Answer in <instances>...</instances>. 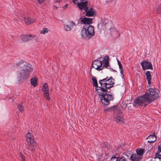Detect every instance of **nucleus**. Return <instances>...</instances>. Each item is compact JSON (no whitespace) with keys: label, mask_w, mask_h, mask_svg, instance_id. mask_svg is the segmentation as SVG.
I'll return each instance as SVG.
<instances>
[{"label":"nucleus","mask_w":161,"mask_h":161,"mask_svg":"<svg viewBox=\"0 0 161 161\" xmlns=\"http://www.w3.org/2000/svg\"><path fill=\"white\" fill-rule=\"evenodd\" d=\"M16 65L17 68L19 69L17 73L18 81L19 83L23 82L25 80L28 79L33 70L32 66L23 60L18 61Z\"/></svg>","instance_id":"obj_1"},{"label":"nucleus","mask_w":161,"mask_h":161,"mask_svg":"<svg viewBox=\"0 0 161 161\" xmlns=\"http://www.w3.org/2000/svg\"><path fill=\"white\" fill-rule=\"evenodd\" d=\"M158 97V92L155 89L152 88L149 89L146 91L145 94L139 96L136 99L134 102V106L136 107L139 106L145 107Z\"/></svg>","instance_id":"obj_2"},{"label":"nucleus","mask_w":161,"mask_h":161,"mask_svg":"<svg viewBox=\"0 0 161 161\" xmlns=\"http://www.w3.org/2000/svg\"><path fill=\"white\" fill-rule=\"evenodd\" d=\"M106 80V78L100 80L99 83L100 84L101 87L99 86L98 88H96V90L99 93L98 95L102 103L105 105H108L109 104L110 101L113 100V98L111 95L107 93Z\"/></svg>","instance_id":"obj_3"},{"label":"nucleus","mask_w":161,"mask_h":161,"mask_svg":"<svg viewBox=\"0 0 161 161\" xmlns=\"http://www.w3.org/2000/svg\"><path fill=\"white\" fill-rule=\"evenodd\" d=\"M108 59L107 56L98 58L93 62L92 67L98 71L103 69L104 67H107L109 66Z\"/></svg>","instance_id":"obj_4"},{"label":"nucleus","mask_w":161,"mask_h":161,"mask_svg":"<svg viewBox=\"0 0 161 161\" xmlns=\"http://www.w3.org/2000/svg\"><path fill=\"white\" fill-rule=\"evenodd\" d=\"M94 27L92 25H85L82 29L81 32V36L84 38H90L94 35Z\"/></svg>","instance_id":"obj_5"},{"label":"nucleus","mask_w":161,"mask_h":161,"mask_svg":"<svg viewBox=\"0 0 161 161\" xmlns=\"http://www.w3.org/2000/svg\"><path fill=\"white\" fill-rule=\"evenodd\" d=\"M26 137L29 145V150L31 151H34L36 148V146L33 135L31 133L28 132L26 134Z\"/></svg>","instance_id":"obj_6"},{"label":"nucleus","mask_w":161,"mask_h":161,"mask_svg":"<svg viewBox=\"0 0 161 161\" xmlns=\"http://www.w3.org/2000/svg\"><path fill=\"white\" fill-rule=\"evenodd\" d=\"M85 0H73V2L75 4H77V7L80 10L83 9L87 6L88 2L85 1L83 2Z\"/></svg>","instance_id":"obj_7"},{"label":"nucleus","mask_w":161,"mask_h":161,"mask_svg":"<svg viewBox=\"0 0 161 161\" xmlns=\"http://www.w3.org/2000/svg\"><path fill=\"white\" fill-rule=\"evenodd\" d=\"M141 65L143 70H144L148 69H153L152 65L151 64L149 61L146 60L142 61Z\"/></svg>","instance_id":"obj_8"},{"label":"nucleus","mask_w":161,"mask_h":161,"mask_svg":"<svg viewBox=\"0 0 161 161\" xmlns=\"http://www.w3.org/2000/svg\"><path fill=\"white\" fill-rule=\"evenodd\" d=\"M114 119L115 121L119 124H123L124 123L123 115L121 113L117 114Z\"/></svg>","instance_id":"obj_9"},{"label":"nucleus","mask_w":161,"mask_h":161,"mask_svg":"<svg viewBox=\"0 0 161 161\" xmlns=\"http://www.w3.org/2000/svg\"><path fill=\"white\" fill-rule=\"evenodd\" d=\"M107 80L106 82V89L107 90L108 89H109L111 87L113 86V85L114 83V80L111 78L109 79L106 78Z\"/></svg>","instance_id":"obj_10"},{"label":"nucleus","mask_w":161,"mask_h":161,"mask_svg":"<svg viewBox=\"0 0 161 161\" xmlns=\"http://www.w3.org/2000/svg\"><path fill=\"white\" fill-rule=\"evenodd\" d=\"M36 37L35 35H22L21 36V38L23 42H27L31 40Z\"/></svg>","instance_id":"obj_11"},{"label":"nucleus","mask_w":161,"mask_h":161,"mask_svg":"<svg viewBox=\"0 0 161 161\" xmlns=\"http://www.w3.org/2000/svg\"><path fill=\"white\" fill-rule=\"evenodd\" d=\"M75 25V24L73 22H69L67 24L64 25V29L65 31H70Z\"/></svg>","instance_id":"obj_12"},{"label":"nucleus","mask_w":161,"mask_h":161,"mask_svg":"<svg viewBox=\"0 0 161 161\" xmlns=\"http://www.w3.org/2000/svg\"><path fill=\"white\" fill-rule=\"evenodd\" d=\"M81 24L86 25H89L92 23V18H80Z\"/></svg>","instance_id":"obj_13"},{"label":"nucleus","mask_w":161,"mask_h":161,"mask_svg":"<svg viewBox=\"0 0 161 161\" xmlns=\"http://www.w3.org/2000/svg\"><path fill=\"white\" fill-rule=\"evenodd\" d=\"M85 11L86 12V15L88 16H92L95 14V12L92 8H91L90 9L88 10V7L86 6L84 8Z\"/></svg>","instance_id":"obj_14"},{"label":"nucleus","mask_w":161,"mask_h":161,"mask_svg":"<svg viewBox=\"0 0 161 161\" xmlns=\"http://www.w3.org/2000/svg\"><path fill=\"white\" fill-rule=\"evenodd\" d=\"M110 32L112 35L116 37L120 35L119 31H118L114 27H112L110 29Z\"/></svg>","instance_id":"obj_15"},{"label":"nucleus","mask_w":161,"mask_h":161,"mask_svg":"<svg viewBox=\"0 0 161 161\" xmlns=\"http://www.w3.org/2000/svg\"><path fill=\"white\" fill-rule=\"evenodd\" d=\"M24 19L25 23L26 25L31 24L35 21L34 19L28 17H25Z\"/></svg>","instance_id":"obj_16"},{"label":"nucleus","mask_w":161,"mask_h":161,"mask_svg":"<svg viewBox=\"0 0 161 161\" xmlns=\"http://www.w3.org/2000/svg\"><path fill=\"white\" fill-rule=\"evenodd\" d=\"M147 142L150 143H152L155 142L156 140V137L154 135H150L147 138Z\"/></svg>","instance_id":"obj_17"},{"label":"nucleus","mask_w":161,"mask_h":161,"mask_svg":"<svg viewBox=\"0 0 161 161\" xmlns=\"http://www.w3.org/2000/svg\"><path fill=\"white\" fill-rule=\"evenodd\" d=\"M130 158L132 161H139L141 158L138 155L134 153L131 155Z\"/></svg>","instance_id":"obj_18"},{"label":"nucleus","mask_w":161,"mask_h":161,"mask_svg":"<svg viewBox=\"0 0 161 161\" xmlns=\"http://www.w3.org/2000/svg\"><path fill=\"white\" fill-rule=\"evenodd\" d=\"M145 150L144 149L141 148L137 149L136 151V154L141 158Z\"/></svg>","instance_id":"obj_19"},{"label":"nucleus","mask_w":161,"mask_h":161,"mask_svg":"<svg viewBox=\"0 0 161 161\" xmlns=\"http://www.w3.org/2000/svg\"><path fill=\"white\" fill-rule=\"evenodd\" d=\"M146 75V76L147 79V82L149 85L151 84V75L149 71H147Z\"/></svg>","instance_id":"obj_20"},{"label":"nucleus","mask_w":161,"mask_h":161,"mask_svg":"<svg viewBox=\"0 0 161 161\" xmlns=\"http://www.w3.org/2000/svg\"><path fill=\"white\" fill-rule=\"evenodd\" d=\"M31 85L34 86H36L37 83V79L36 77H33L31 80Z\"/></svg>","instance_id":"obj_21"},{"label":"nucleus","mask_w":161,"mask_h":161,"mask_svg":"<svg viewBox=\"0 0 161 161\" xmlns=\"http://www.w3.org/2000/svg\"><path fill=\"white\" fill-rule=\"evenodd\" d=\"M106 25L103 23V22H102L101 21L98 25V27L100 30L104 29Z\"/></svg>","instance_id":"obj_22"},{"label":"nucleus","mask_w":161,"mask_h":161,"mask_svg":"<svg viewBox=\"0 0 161 161\" xmlns=\"http://www.w3.org/2000/svg\"><path fill=\"white\" fill-rule=\"evenodd\" d=\"M49 91L45 92H43L44 96L45 98L48 100H49L50 99V97L49 96Z\"/></svg>","instance_id":"obj_23"},{"label":"nucleus","mask_w":161,"mask_h":161,"mask_svg":"<svg viewBox=\"0 0 161 161\" xmlns=\"http://www.w3.org/2000/svg\"><path fill=\"white\" fill-rule=\"evenodd\" d=\"M117 106H112L110 108H108L106 110L108 112H111L112 111H114L115 110H116L117 108Z\"/></svg>","instance_id":"obj_24"},{"label":"nucleus","mask_w":161,"mask_h":161,"mask_svg":"<svg viewBox=\"0 0 161 161\" xmlns=\"http://www.w3.org/2000/svg\"><path fill=\"white\" fill-rule=\"evenodd\" d=\"M42 91L43 92L49 91L48 85L46 83H45L43 86Z\"/></svg>","instance_id":"obj_25"},{"label":"nucleus","mask_w":161,"mask_h":161,"mask_svg":"<svg viewBox=\"0 0 161 161\" xmlns=\"http://www.w3.org/2000/svg\"><path fill=\"white\" fill-rule=\"evenodd\" d=\"M92 80L93 82V86L96 87V88H98L99 86H98L97 83L96 79L95 78H92Z\"/></svg>","instance_id":"obj_26"},{"label":"nucleus","mask_w":161,"mask_h":161,"mask_svg":"<svg viewBox=\"0 0 161 161\" xmlns=\"http://www.w3.org/2000/svg\"><path fill=\"white\" fill-rule=\"evenodd\" d=\"M119 70H120V72L121 74V77L122 78H123L124 77V73H123V70L122 65L121 64H119Z\"/></svg>","instance_id":"obj_27"},{"label":"nucleus","mask_w":161,"mask_h":161,"mask_svg":"<svg viewBox=\"0 0 161 161\" xmlns=\"http://www.w3.org/2000/svg\"><path fill=\"white\" fill-rule=\"evenodd\" d=\"M157 156H161V143H160L158 146V152L156 154Z\"/></svg>","instance_id":"obj_28"},{"label":"nucleus","mask_w":161,"mask_h":161,"mask_svg":"<svg viewBox=\"0 0 161 161\" xmlns=\"http://www.w3.org/2000/svg\"><path fill=\"white\" fill-rule=\"evenodd\" d=\"M48 32V30L47 28H44L42 30L41 32L40 33L41 34H45L47 33Z\"/></svg>","instance_id":"obj_29"},{"label":"nucleus","mask_w":161,"mask_h":161,"mask_svg":"<svg viewBox=\"0 0 161 161\" xmlns=\"http://www.w3.org/2000/svg\"><path fill=\"white\" fill-rule=\"evenodd\" d=\"M17 106L19 111L22 113L24 110L23 107L20 104H18Z\"/></svg>","instance_id":"obj_30"},{"label":"nucleus","mask_w":161,"mask_h":161,"mask_svg":"<svg viewBox=\"0 0 161 161\" xmlns=\"http://www.w3.org/2000/svg\"><path fill=\"white\" fill-rule=\"evenodd\" d=\"M118 157L117 155L111 158L110 161H118Z\"/></svg>","instance_id":"obj_31"},{"label":"nucleus","mask_w":161,"mask_h":161,"mask_svg":"<svg viewBox=\"0 0 161 161\" xmlns=\"http://www.w3.org/2000/svg\"><path fill=\"white\" fill-rule=\"evenodd\" d=\"M118 161H126V160L124 157H119Z\"/></svg>","instance_id":"obj_32"},{"label":"nucleus","mask_w":161,"mask_h":161,"mask_svg":"<svg viewBox=\"0 0 161 161\" xmlns=\"http://www.w3.org/2000/svg\"><path fill=\"white\" fill-rule=\"evenodd\" d=\"M101 21L102 22H103V23L105 25H106L108 23V19H103Z\"/></svg>","instance_id":"obj_33"},{"label":"nucleus","mask_w":161,"mask_h":161,"mask_svg":"<svg viewBox=\"0 0 161 161\" xmlns=\"http://www.w3.org/2000/svg\"><path fill=\"white\" fill-rule=\"evenodd\" d=\"M20 156L22 159V160H25V158L24 156L23 155L22 153H20Z\"/></svg>","instance_id":"obj_34"},{"label":"nucleus","mask_w":161,"mask_h":161,"mask_svg":"<svg viewBox=\"0 0 161 161\" xmlns=\"http://www.w3.org/2000/svg\"><path fill=\"white\" fill-rule=\"evenodd\" d=\"M45 1V0H37V1L40 4L43 3Z\"/></svg>","instance_id":"obj_35"},{"label":"nucleus","mask_w":161,"mask_h":161,"mask_svg":"<svg viewBox=\"0 0 161 161\" xmlns=\"http://www.w3.org/2000/svg\"><path fill=\"white\" fill-rule=\"evenodd\" d=\"M35 36L36 37L34 38H35V41L36 42H38L39 41V37L38 36H36V35Z\"/></svg>","instance_id":"obj_36"},{"label":"nucleus","mask_w":161,"mask_h":161,"mask_svg":"<svg viewBox=\"0 0 161 161\" xmlns=\"http://www.w3.org/2000/svg\"><path fill=\"white\" fill-rule=\"evenodd\" d=\"M68 6V4H66L63 7V8L64 9H65Z\"/></svg>","instance_id":"obj_37"},{"label":"nucleus","mask_w":161,"mask_h":161,"mask_svg":"<svg viewBox=\"0 0 161 161\" xmlns=\"http://www.w3.org/2000/svg\"><path fill=\"white\" fill-rule=\"evenodd\" d=\"M161 12V11L159 10V9H158L157 11V13H158V14H159Z\"/></svg>","instance_id":"obj_38"},{"label":"nucleus","mask_w":161,"mask_h":161,"mask_svg":"<svg viewBox=\"0 0 161 161\" xmlns=\"http://www.w3.org/2000/svg\"><path fill=\"white\" fill-rule=\"evenodd\" d=\"M117 61H118V62L119 65V64H121V63H120V62H119V60H118Z\"/></svg>","instance_id":"obj_39"},{"label":"nucleus","mask_w":161,"mask_h":161,"mask_svg":"<svg viewBox=\"0 0 161 161\" xmlns=\"http://www.w3.org/2000/svg\"><path fill=\"white\" fill-rule=\"evenodd\" d=\"M22 161H25V160H22Z\"/></svg>","instance_id":"obj_40"}]
</instances>
